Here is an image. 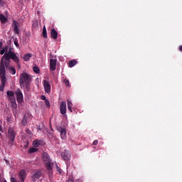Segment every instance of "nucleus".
<instances>
[{"mask_svg": "<svg viewBox=\"0 0 182 182\" xmlns=\"http://www.w3.org/2000/svg\"><path fill=\"white\" fill-rule=\"evenodd\" d=\"M72 107L73 103H71L70 101L68 100L67 103H65V102H63L60 105V113L61 114V115H65V113L67 112V108L70 112H73Z\"/></svg>", "mask_w": 182, "mask_h": 182, "instance_id": "7ed1b4c3", "label": "nucleus"}, {"mask_svg": "<svg viewBox=\"0 0 182 182\" xmlns=\"http://www.w3.org/2000/svg\"><path fill=\"white\" fill-rule=\"evenodd\" d=\"M43 38L47 39L48 36H47V28L43 27Z\"/></svg>", "mask_w": 182, "mask_h": 182, "instance_id": "412c9836", "label": "nucleus"}, {"mask_svg": "<svg viewBox=\"0 0 182 182\" xmlns=\"http://www.w3.org/2000/svg\"><path fill=\"white\" fill-rule=\"evenodd\" d=\"M1 85H0V92H4L5 89V84H6V78L4 76V74H1V79H0Z\"/></svg>", "mask_w": 182, "mask_h": 182, "instance_id": "6e6552de", "label": "nucleus"}, {"mask_svg": "<svg viewBox=\"0 0 182 182\" xmlns=\"http://www.w3.org/2000/svg\"><path fill=\"white\" fill-rule=\"evenodd\" d=\"M41 144V141L39 140H35L33 142V147H38Z\"/></svg>", "mask_w": 182, "mask_h": 182, "instance_id": "b1692460", "label": "nucleus"}, {"mask_svg": "<svg viewBox=\"0 0 182 182\" xmlns=\"http://www.w3.org/2000/svg\"><path fill=\"white\" fill-rule=\"evenodd\" d=\"M2 128H1V125H0V132H1Z\"/></svg>", "mask_w": 182, "mask_h": 182, "instance_id": "a18cd8bd", "label": "nucleus"}, {"mask_svg": "<svg viewBox=\"0 0 182 182\" xmlns=\"http://www.w3.org/2000/svg\"><path fill=\"white\" fill-rule=\"evenodd\" d=\"M56 66H57V59H50V70H51V71L55 70Z\"/></svg>", "mask_w": 182, "mask_h": 182, "instance_id": "1a4fd4ad", "label": "nucleus"}, {"mask_svg": "<svg viewBox=\"0 0 182 182\" xmlns=\"http://www.w3.org/2000/svg\"><path fill=\"white\" fill-rule=\"evenodd\" d=\"M30 117L31 116L29 115V114H25V115H23L22 121H21V124L24 127L26 126L28 123H29Z\"/></svg>", "mask_w": 182, "mask_h": 182, "instance_id": "0eeeda50", "label": "nucleus"}, {"mask_svg": "<svg viewBox=\"0 0 182 182\" xmlns=\"http://www.w3.org/2000/svg\"><path fill=\"white\" fill-rule=\"evenodd\" d=\"M4 162H6V164H9V161H8V159H4Z\"/></svg>", "mask_w": 182, "mask_h": 182, "instance_id": "4c0bfd02", "label": "nucleus"}, {"mask_svg": "<svg viewBox=\"0 0 182 182\" xmlns=\"http://www.w3.org/2000/svg\"><path fill=\"white\" fill-rule=\"evenodd\" d=\"M3 182H6V181H3Z\"/></svg>", "mask_w": 182, "mask_h": 182, "instance_id": "49530a36", "label": "nucleus"}, {"mask_svg": "<svg viewBox=\"0 0 182 182\" xmlns=\"http://www.w3.org/2000/svg\"><path fill=\"white\" fill-rule=\"evenodd\" d=\"M41 100H44V101L48 100H46V97H45V95L41 96Z\"/></svg>", "mask_w": 182, "mask_h": 182, "instance_id": "473e14b6", "label": "nucleus"}, {"mask_svg": "<svg viewBox=\"0 0 182 182\" xmlns=\"http://www.w3.org/2000/svg\"><path fill=\"white\" fill-rule=\"evenodd\" d=\"M11 182H17L16 179L14 177L11 178Z\"/></svg>", "mask_w": 182, "mask_h": 182, "instance_id": "c9c22d12", "label": "nucleus"}, {"mask_svg": "<svg viewBox=\"0 0 182 182\" xmlns=\"http://www.w3.org/2000/svg\"><path fill=\"white\" fill-rule=\"evenodd\" d=\"M14 116L16 117V110L14 111Z\"/></svg>", "mask_w": 182, "mask_h": 182, "instance_id": "ea45409f", "label": "nucleus"}, {"mask_svg": "<svg viewBox=\"0 0 182 182\" xmlns=\"http://www.w3.org/2000/svg\"><path fill=\"white\" fill-rule=\"evenodd\" d=\"M31 58H32V54L28 53V54L23 55V61L28 62V61H29V59H31Z\"/></svg>", "mask_w": 182, "mask_h": 182, "instance_id": "aec40b11", "label": "nucleus"}, {"mask_svg": "<svg viewBox=\"0 0 182 182\" xmlns=\"http://www.w3.org/2000/svg\"><path fill=\"white\" fill-rule=\"evenodd\" d=\"M6 94L9 97H14L16 95V94L12 91H8Z\"/></svg>", "mask_w": 182, "mask_h": 182, "instance_id": "393cba45", "label": "nucleus"}, {"mask_svg": "<svg viewBox=\"0 0 182 182\" xmlns=\"http://www.w3.org/2000/svg\"><path fill=\"white\" fill-rule=\"evenodd\" d=\"M32 70H33V73H35V74H39V68L37 66H33Z\"/></svg>", "mask_w": 182, "mask_h": 182, "instance_id": "a878e982", "label": "nucleus"}, {"mask_svg": "<svg viewBox=\"0 0 182 182\" xmlns=\"http://www.w3.org/2000/svg\"><path fill=\"white\" fill-rule=\"evenodd\" d=\"M6 52H8V50H0V55H3V57H1V59H0V60H3V62H6V54H9L12 53L14 55H15V56H16V54H15V53L12 52L11 50H9L8 53Z\"/></svg>", "mask_w": 182, "mask_h": 182, "instance_id": "423d86ee", "label": "nucleus"}, {"mask_svg": "<svg viewBox=\"0 0 182 182\" xmlns=\"http://www.w3.org/2000/svg\"><path fill=\"white\" fill-rule=\"evenodd\" d=\"M25 133H26L29 135H32V132H31V130H29V129H25Z\"/></svg>", "mask_w": 182, "mask_h": 182, "instance_id": "7c9ffc66", "label": "nucleus"}, {"mask_svg": "<svg viewBox=\"0 0 182 182\" xmlns=\"http://www.w3.org/2000/svg\"><path fill=\"white\" fill-rule=\"evenodd\" d=\"M41 177V171H35V173H33L32 178H33V179H38Z\"/></svg>", "mask_w": 182, "mask_h": 182, "instance_id": "6ab92c4d", "label": "nucleus"}, {"mask_svg": "<svg viewBox=\"0 0 182 182\" xmlns=\"http://www.w3.org/2000/svg\"><path fill=\"white\" fill-rule=\"evenodd\" d=\"M15 95H16V101L18 102V103H22L23 102V95L22 94V92H21V90H16V92H15Z\"/></svg>", "mask_w": 182, "mask_h": 182, "instance_id": "20e7f679", "label": "nucleus"}, {"mask_svg": "<svg viewBox=\"0 0 182 182\" xmlns=\"http://www.w3.org/2000/svg\"><path fill=\"white\" fill-rule=\"evenodd\" d=\"M26 177V172L25 170H21L19 171V179L21 180V182L25 181V178Z\"/></svg>", "mask_w": 182, "mask_h": 182, "instance_id": "4468645a", "label": "nucleus"}, {"mask_svg": "<svg viewBox=\"0 0 182 182\" xmlns=\"http://www.w3.org/2000/svg\"><path fill=\"white\" fill-rule=\"evenodd\" d=\"M46 106H47V107H50V101L49 100H46Z\"/></svg>", "mask_w": 182, "mask_h": 182, "instance_id": "2f4dec72", "label": "nucleus"}, {"mask_svg": "<svg viewBox=\"0 0 182 182\" xmlns=\"http://www.w3.org/2000/svg\"><path fill=\"white\" fill-rule=\"evenodd\" d=\"M179 50L182 52V46H180Z\"/></svg>", "mask_w": 182, "mask_h": 182, "instance_id": "79ce46f5", "label": "nucleus"}, {"mask_svg": "<svg viewBox=\"0 0 182 182\" xmlns=\"http://www.w3.org/2000/svg\"><path fill=\"white\" fill-rule=\"evenodd\" d=\"M8 48H9V47H8V46H4V48H3V49H1V50L8 51Z\"/></svg>", "mask_w": 182, "mask_h": 182, "instance_id": "72a5a7b5", "label": "nucleus"}, {"mask_svg": "<svg viewBox=\"0 0 182 182\" xmlns=\"http://www.w3.org/2000/svg\"><path fill=\"white\" fill-rule=\"evenodd\" d=\"M50 35H51V38L54 40L57 39L58 33H57V31H55V29L54 28L51 29Z\"/></svg>", "mask_w": 182, "mask_h": 182, "instance_id": "2eb2a0df", "label": "nucleus"}, {"mask_svg": "<svg viewBox=\"0 0 182 182\" xmlns=\"http://www.w3.org/2000/svg\"><path fill=\"white\" fill-rule=\"evenodd\" d=\"M75 65H77V60H71L68 62V68H73Z\"/></svg>", "mask_w": 182, "mask_h": 182, "instance_id": "a211bd4d", "label": "nucleus"}, {"mask_svg": "<svg viewBox=\"0 0 182 182\" xmlns=\"http://www.w3.org/2000/svg\"><path fill=\"white\" fill-rule=\"evenodd\" d=\"M44 91L46 93L49 94L51 92V85L48 83V81L44 80Z\"/></svg>", "mask_w": 182, "mask_h": 182, "instance_id": "9d476101", "label": "nucleus"}, {"mask_svg": "<svg viewBox=\"0 0 182 182\" xmlns=\"http://www.w3.org/2000/svg\"><path fill=\"white\" fill-rule=\"evenodd\" d=\"M63 82L65 85V87H70V82L68 81V80L64 79Z\"/></svg>", "mask_w": 182, "mask_h": 182, "instance_id": "bb28decb", "label": "nucleus"}, {"mask_svg": "<svg viewBox=\"0 0 182 182\" xmlns=\"http://www.w3.org/2000/svg\"><path fill=\"white\" fill-rule=\"evenodd\" d=\"M32 81V77L31 75L26 73H21V76L19 77V85L21 87H25L26 91L31 90V82Z\"/></svg>", "mask_w": 182, "mask_h": 182, "instance_id": "f03ea898", "label": "nucleus"}, {"mask_svg": "<svg viewBox=\"0 0 182 182\" xmlns=\"http://www.w3.org/2000/svg\"><path fill=\"white\" fill-rule=\"evenodd\" d=\"M8 21V18L4 16V14H0V22L3 24L6 23Z\"/></svg>", "mask_w": 182, "mask_h": 182, "instance_id": "f3484780", "label": "nucleus"}, {"mask_svg": "<svg viewBox=\"0 0 182 182\" xmlns=\"http://www.w3.org/2000/svg\"><path fill=\"white\" fill-rule=\"evenodd\" d=\"M16 136V134L15 133V130H14L13 128L9 129L8 132V137L9 138L11 143H14V141H15Z\"/></svg>", "mask_w": 182, "mask_h": 182, "instance_id": "39448f33", "label": "nucleus"}, {"mask_svg": "<svg viewBox=\"0 0 182 182\" xmlns=\"http://www.w3.org/2000/svg\"><path fill=\"white\" fill-rule=\"evenodd\" d=\"M14 44L15 45V46H16V48H19V44L18 43V38H15Z\"/></svg>", "mask_w": 182, "mask_h": 182, "instance_id": "c85d7f7f", "label": "nucleus"}, {"mask_svg": "<svg viewBox=\"0 0 182 182\" xmlns=\"http://www.w3.org/2000/svg\"><path fill=\"white\" fill-rule=\"evenodd\" d=\"M67 131L65 128H60V136H61V139L65 140L67 137Z\"/></svg>", "mask_w": 182, "mask_h": 182, "instance_id": "ddd939ff", "label": "nucleus"}, {"mask_svg": "<svg viewBox=\"0 0 182 182\" xmlns=\"http://www.w3.org/2000/svg\"><path fill=\"white\" fill-rule=\"evenodd\" d=\"M11 104L12 108H14V109H16L17 108V105H16V102H15V99H13L11 101Z\"/></svg>", "mask_w": 182, "mask_h": 182, "instance_id": "5701e85b", "label": "nucleus"}, {"mask_svg": "<svg viewBox=\"0 0 182 182\" xmlns=\"http://www.w3.org/2000/svg\"><path fill=\"white\" fill-rule=\"evenodd\" d=\"M1 46H2V43L1 42H0V48H1Z\"/></svg>", "mask_w": 182, "mask_h": 182, "instance_id": "c03bdc74", "label": "nucleus"}, {"mask_svg": "<svg viewBox=\"0 0 182 182\" xmlns=\"http://www.w3.org/2000/svg\"><path fill=\"white\" fill-rule=\"evenodd\" d=\"M67 182H74V181L73 179H70Z\"/></svg>", "mask_w": 182, "mask_h": 182, "instance_id": "a19ab883", "label": "nucleus"}, {"mask_svg": "<svg viewBox=\"0 0 182 182\" xmlns=\"http://www.w3.org/2000/svg\"><path fill=\"white\" fill-rule=\"evenodd\" d=\"M5 6V1L4 0H0V7H4Z\"/></svg>", "mask_w": 182, "mask_h": 182, "instance_id": "c756f323", "label": "nucleus"}, {"mask_svg": "<svg viewBox=\"0 0 182 182\" xmlns=\"http://www.w3.org/2000/svg\"><path fill=\"white\" fill-rule=\"evenodd\" d=\"M61 157H63V159L64 161H69L71 158V156L67 151H64V152L61 153Z\"/></svg>", "mask_w": 182, "mask_h": 182, "instance_id": "f8f14e48", "label": "nucleus"}, {"mask_svg": "<svg viewBox=\"0 0 182 182\" xmlns=\"http://www.w3.org/2000/svg\"><path fill=\"white\" fill-rule=\"evenodd\" d=\"M57 172H58L59 174H61V168L58 166H57Z\"/></svg>", "mask_w": 182, "mask_h": 182, "instance_id": "f704fd0d", "label": "nucleus"}, {"mask_svg": "<svg viewBox=\"0 0 182 182\" xmlns=\"http://www.w3.org/2000/svg\"><path fill=\"white\" fill-rule=\"evenodd\" d=\"M46 166L48 171H51L53 169L51 161H46Z\"/></svg>", "mask_w": 182, "mask_h": 182, "instance_id": "4be33fe9", "label": "nucleus"}, {"mask_svg": "<svg viewBox=\"0 0 182 182\" xmlns=\"http://www.w3.org/2000/svg\"><path fill=\"white\" fill-rule=\"evenodd\" d=\"M37 130H38V131H41V130H42V129H41V127H40V126H38Z\"/></svg>", "mask_w": 182, "mask_h": 182, "instance_id": "58836bf2", "label": "nucleus"}, {"mask_svg": "<svg viewBox=\"0 0 182 182\" xmlns=\"http://www.w3.org/2000/svg\"><path fill=\"white\" fill-rule=\"evenodd\" d=\"M12 26H14V31L15 32V33L16 34H19V23H18V21H16V20H14L12 21Z\"/></svg>", "mask_w": 182, "mask_h": 182, "instance_id": "9b49d317", "label": "nucleus"}, {"mask_svg": "<svg viewBox=\"0 0 182 182\" xmlns=\"http://www.w3.org/2000/svg\"><path fill=\"white\" fill-rule=\"evenodd\" d=\"M43 160L46 162H51V160L50 159V156H48V154L44 152L43 153Z\"/></svg>", "mask_w": 182, "mask_h": 182, "instance_id": "dca6fc26", "label": "nucleus"}, {"mask_svg": "<svg viewBox=\"0 0 182 182\" xmlns=\"http://www.w3.org/2000/svg\"><path fill=\"white\" fill-rule=\"evenodd\" d=\"M21 68V65H19V64H18V69Z\"/></svg>", "mask_w": 182, "mask_h": 182, "instance_id": "37998d69", "label": "nucleus"}, {"mask_svg": "<svg viewBox=\"0 0 182 182\" xmlns=\"http://www.w3.org/2000/svg\"><path fill=\"white\" fill-rule=\"evenodd\" d=\"M11 60H14V62L16 64H19V58L18 55H15L13 53H9L6 54V61H4V59L0 60V80H1V75L6 77V70L9 71V73L14 75L16 73V70L14 67H9V64L11 63Z\"/></svg>", "mask_w": 182, "mask_h": 182, "instance_id": "f257e3e1", "label": "nucleus"}, {"mask_svg": "<svg viewBox=\"0 0 182 182\" xmlns=\"http://www.w3.org/2000/svg\"><path fill=\"white\" fill-rule=\"evenodd\" d=\"M37 151H38V149H35V148H33V147L29 149V153H31V154L35 153V152H36Z\"/></svg>", "mask_w": 182, "mask_h": 182, "instance_id": "cd10ccee", "label": "nucleus"}, {"mask_svg": "<svg viewBox=\"0 0 182 182\" xmlns=\"http://www.w3.org/2000/svg\"><path fill=\"white\" fill-rule=\"evenodd\" d=\"M98 144L97 140H95V141H93V146H97Z\"/></svg>", "mask_w": 182, "mask_h": 182, "instance_id": "e433bc0d", "label": "nucleus"}]
</instances>
